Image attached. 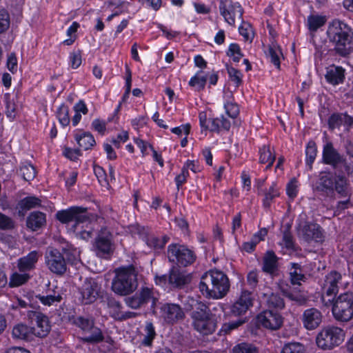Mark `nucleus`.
Listing matches in <instances>:
<instances>
[{
    "mask_svg": "<svg viewBox=\"0 0 353 353\" xmlns=\"http://www.w3.org/2000/svg\"><path fill=\"white\" fill-rule=\"evenodd\" d=\"M230 288L228 276L223 272L212 270L205 272L201 277L199 289L207 298H223Z\"/></svg>",
    "mask_w": 353,
    "mask_h": 353,
    "instance_id": "1",
    "label": "nucleus"
},
{
    "mask_svg": "<svg viewBox=\"0 0 353 353\" xmlns=\"http://www.w3.org/2000/svg\"><path fill=\"white\" fill-rule=\"evenodd\" d=\"M330 40L335 43V50L341 56H347L353 49V37L350 28L339 20L332 21L327 30Z\"/></svg>",
    "mask_w": 353,
    "mask_h": 353,
    "instance_id": "2",
    "label": "nucleus"
},
{
    "mask_svg": "<svg viewBox=\"0 0 353 353\" xmlns=\"http://www.w3.org/2000/svg\"><path fill=\"white\" fill-rule=\"evenodd\" d=\"M192 326L203 335L214 333L217 327V320L209 307L203 302H198L192 312Z\"/></svg>",
    "mask_w": 353,
    "mask_h": 353,
    "instance_id": "3",
    "label": "nucleus"
},
{
    "mask_svg": "<svg viewBox=\"0 0 353 353\" xmlns=\"http://www.w3.org/2000/svg\"><path fill=\"white\" fill-rule=\"evenodd\" d=\"M137 271L132 265L117 269L112 282V291L121 296L131 294L137 288Z\"/></svg>",
    "mask_w": 353,
    "mask_h": 353,
    "instance_id": "4",
    "label": "nucleus"
},
{
    "mask_svg": "<svg viewBox=\"0 0 353 353\" xmlns=\"http://www.w3.org/2000/svg\"><path fill=\"white\" fill-rule=\"evenodd\" d=\"M167 256L170 262L184 268L192 265L196 260V254L194 250L184 244L176 243L168 246Z\"/></svg>",
    "mask_w": 353,
    "mask_h": 353,
    "instance_id": "5",
    "label": "nucleus"
},
{
    "mask_svg": "<svg viewBox=\"0 0 353 353\" xmlns=\"http://www.w3.org/2000/svg\"><path fill=\"white\" fill-rule=\"evenodd\" d=\"M332 314L338 321L347 322L353 317V293L341 294L332 302ZM330 305V304H328Z\"/></svg>",
    "mask_w": 353,
    "mask_h": 353,
    "instance_id": "6",
    "label": "nucleus"
},
{
    "mask_svg": "<svg viewBox=\"0 0 353 353\" xmlns=\"http://www.w3.org/2000/svg\"><path fill=\"white\" fill-rule=\"evenodd\" d=\"M345 335L343 329L336 326H327L318 333L316 343L323 350H330L341 344L345 339Z\"/></svg>",
    "mask_w": 353,
    "mask_h": 353,
    "instance_id": "7",
    "label": "nucleus"
},
{
    "mask_svg": "<svg viewBox=\"0 0 353 353\" xmlns=\"http://www.w3.org/2000/svg\"><path fill=\"white\" fill-rule=\"evenodd\" d=\"M343 276L336 271H332L325 275L321 284L322 301L328 306L333 301V298L339 292V288L343 285Z\"/></svg>",
    "mask_w": 353,
    "mask_h": 353,
    "instance_id": "8",
    "label": "nucleus"
},
{
    "mask_svg": "<svg viewBox=\"0 0 353 353\" xmlns=\"http://www.w3.org/2000/svg\"><path fill=\"white\" fill-rule=\"evenodd\" d=\"M306 214H301L297 219V234L299 236L305 241L310 242L312 240L320 241L323 239V233L319 225L305 221Z\"/></svg>",
    "mask_w": 353,
    "mask_h": 353,
    "instance_id": "9",
    "label": "nucleus"
},
{
    "mask_svg": "<svg viewBox=\"0 0 353 353\" xmlns=\"http://www.w3.org/2000/svg\"><path fill=\"white\" fill-rule=\"evenodd\" d=\"M94 248L97 256L107 258L112 254L115 245L112 233L106 228H102L95 239Z\"/></svg>",
    "mask_w": 353,
    "mask_h": 353,
    "instance_id": "10",
    "label": "nucleus"
},
{
    "mask_svg": "<svg viewBox=\"0 0 353 353\" xmlns=\"http://www.w3.org/2000/svg\"><path fill=\"white\" fill-rule=\"evenodd\" d=\"M87 208L79 206H73L68 209L58 211L56 214L57 219L62 223H85L90 218L87 214Z\"/></svg>",
    "mask_w": 353,
    "mask_h": 353,
    "instance_id": "11",
    "label": "nucleus"
},
{
    "mask_svg": "<svg viewBox=\"0 0 353 353\" xmlns=\"http://www.w3.org/2000/svg\"><path fill=\"white\" fill-rule=\"evenodd\" d=\"M219 9L225 21L230 26L235 25L236 18L242 19L243 10L237 2L234 3L231 0H221Z\"/></svg>",
    "mask_w": 353,
    "mask_h": 353,
    "instance_id": "12",
    "label": "nucleus"
},
{
    "mask_svg": "<svg viewBox=\"0 0 353 353\" xmlns=\"http://www.w3.org/2000/svg\"><path fill=\"white\" fill-rule=\"evenodd\" d=\"M45 263L54 274L62 275L67 270L65 260L59 250L50 248L45 254Z\"/></svg>",
    "mask_w": 353,
    "mask_h": 353,
    "instance_id": "13",
    "label": "nucleus"
},
{
    "mask_svg": "<svg viewBox=\"0 0 353 353\" xmlns=\"http://www.w3.org/2000/svg\"><path fill=\"white\" fill-rule=\"evenodd\" d=\"M101 286L94 279H85L79 288V299L83 304L94 303L101 293Z\"/></svg>",
    "mask_w": 353,
    "mask_h": 353,
    "instance_id": "14",
    "label": "nucleus"
},
{
    "mask_svg": "<svg viewBox=\"0 0 353 353\" xmlns=\"http://www.w3.org/2000/svg\"><path fill=\"white\" fill-rule=\"evenodd\" d=\"M199 118L200 125L204 130L219 133L221 131H228L230 128V121L223 116L208 119L206 113L202 112L199 113Z\"/></svg>",
    "mask_w": 353,
    "mask_h": 353,
    "instance_id": "15",
    "label": "nucleus"
},
{
    "mask_svg": "<svg viewBox=\"0 0 353 353\" xmlns=\"http://www.w3.org/2000/svg\"><path fill=\"white\" fill-rule=\"evenodd\" d=\"M257 323L263 327L269 330L280 329L283 323L282 316L272 310H266L257 315Z\"/></svg>",
    "mask_w": 353,
    "mask_h": 353,
    "instance_id": "16",
    "label": "nucleus"
},
{
    "mask_svg": "<svg viewBox=\"0 0 353 353\" xmlns=\"http://www.w3.org/2000/svg\"><path fill=\"white\" fill-rule=\"evenodd\" d=\"M322 161L325 165L336 168L345 163V159L334 148L332 143L327 142L323 145Z\"/></svg>",
    "mask_w": 353,
    "mask_h": 353,
    "instance_id": "17",
    "label": "nucleus"
},
{
    "mask_svg": "<svg viewBox=\"0 0 353 353\" xmlns=\"http://www.w3.org/2000/svg\"><path fill=\"white\" fill-rule=\"evenodd\" d=\"M160 313L164 321L169 324H174L185 317L183 309L176 303H164L160 308Z\"/></svg>",
    "mask_w": 353,
    "mask_h": 353,
    "instance_id": "18",
    "label": "nucleus"
},
{
    "mask_svg": "<svg viewBox=\"0 0 353 353\" xmlns=\"http://www.w3.org/2000/svg\"><path fill=\"white\" fill-rule=\"evenodd\" d=\"M29 316L32 321H35V325L31 327L32 334L40 338L47 336L50 330L48 317L38 312H32Z\"/></svg>",
    "mask_w": 353,
    "mask_h": 353,
    "instance_id": "19",
    "label": "nucleus"
},
{
    "mask_svg": "<svg viewBox=\"0 0 353 353\" xmlns=\"http://www.w3.org/2000/svg\"><path fill=\"white\" fill-rule=\"evenodd\" d=\"M139 234L146 245L150 249L153 250H161L163 248L170 239V238L166 235L158 237L154 234L150 232L148 230L145 228L139 229Z\"/></svg>",
    "mask_w": 353,
    "mask_h": 353,
    "instance_id": "20",
    "label": "nucleus"
},
{
    "mask_svg": "<svg viewBox=\"0 0 353 353\" xmlns=\"http://www.w3.org/2000/svg\"><path fill=\"white\" fill-rule=\"evenodd\" d=\"M322 319V313L314 307L305 310L301 318L303 327L307 330L317 328L321 325Z\"/></svg>",
    "mask_w": 353,
    "mask_h": 353,
    "instance_id": "21",
    "label": "nucleus"
},
{
    "mask_svg": "<svg viewBox=\"0 0 353 353\" xmlns=\"http://www.w3.org/2000/svg\"><path fill=\"white\" fill-rule=\"evenodd\" d=\"M191 279L190 274L173 267L170 271L168 283L174 288H181L190 283Z\"/></svg>",
    "mask_w": 353,
    "mask_h": 353,
    "instance_id": "22",
    "label": "nucleus"
},
{
    "mask_svg": "<svg viewBox=\"0 0 353 353\" xmlns=\"http://www.w3.org/2000/svg\"><path fill=\"white\" fill-rule=\"evenodd\" d=\"M335 190L343 197H348L350 195V183L348 178L343 172L334 173Z\"/></svg>",
    "mask_w": 353,
    "mask_h": 353,
    "instance_id": "23",
    "label": "nucleus"
},
{
    "mask_svg": "<svg viewBox=\"0 0 353 353\" xmlns=\"http://www.w3.org/2000/svg\"><path fill=\"white\" fill-rule=\"evenodd\" d=\"M39 252L32 251L18 260L17 267L21 272H27L35 268L39 259Z\"/></svg>",
    "mask_w": 353,
    "mask_h": 353,
    "instance_id": "24",
    "label": "nucleus"
},
{
    "mask_svg": "<svg viewBox=\"0 0 353 353\" xmlns=\"http://www.w3.org/2000/svg\"><path fill=\"white\" fill-rule=\"evenodd\" d=\"M334 174L331 172H321L316 182L317 190L322 192H332L334 187Z\"/></svg>",
    "mask_w": 353,
    "mask_h": 353,
    "instance_id": "25",
    "label": "nucleus"
},
{
    "mask_svg": "<svg viewBox=\"0 0 353 353\" xmlns=\"http://www.w3.org/2000/svg\"><path fill=\"white\" fill-rule=\"evenodd\" d=\"M280 196V188L276 183L272 182L268 187L263 190V205L269 208L274 199Z\"/></svg>",
    "mask_w": 353,
    "mask_h": 353,
    "instance_id": "26",
    "label": "nucleus"
},
{
    "mask_svg": "<svg viewBox=\"0 0 353 353\" xmlns=\"http://www.w3.org/2000/svg\"><path fill=\"white\" fill-rule=\"evenodd\" d=\"M74 139L79 146L85 150L91 149L96 144L93 135L88 132L76 130Z\"/></svg>",
    "mask_w": 353,
    "mask_h": 353,
    "instance_id": "27",
    "label": "nucleus"
},
{
    "mask_svg": "<svg viewBox=\"0 0 353 353\" xmlns=\"http://www.w3.org/2000/svg\"><path fill=\"white\" fill-rule=\"evenodd\" d=\"M344 70L342 67L332 65L330 66L325 74V79L330 83L332 85H338L343 81Z\"/></svg>",
    "mask_w": 353,
    "mask_h": 353,
    "instance_id": "28",
    "label": "nucleus"
},
{
    "mask_svg": "<svg viewBox=\"0 0 353 353\" xmlns=\"http://www.w3.org/2000/svg\"><path fill=\"white\" fill-rule=\"evenodd\" d=\"M278 268V257L276 256L273 251H268L263 259V272L273 274L277 270Z\"/></svg>",
    "mask_w": 353,
    "mask_h": 353,
    "instance_id": "29",
    "label": "nucleus"
},
{
    "mask_svg": "<svg viewBox=\"0 0 353 353\" xmlns=\"http://www.w3.org/2000/svg\"><path fill=\"white\" fill-rule=\"evenodd\" d=\"M45 223L46 214L41 212H33L27 219V226L32 231L41 228Z\"/></svg>",
    "mask_w": 353,
    "mask_h": 353,
    "instance_id": "30",
    "label": "nucleus"
},
{
    "mask_svg": "<svg viewBox=\"0 0 353 353\" xmlns=\"http://www.w3.org/2000/svg\"><path fill=\"white\" fill-rule=\"evenodd\" d=\"M72 227L77 237L83 240H88L91 238L92 228L89 223V220L85 223H74Z\"/></svg>",
    "mask_w": 353,
    "mask_h": 353,
    "instance_id": "31",
    "label": "nucleus"
},
{
    "mask_svg": "<svg viewBox=\"0 0 353 353\" xmlns=\"http://www.w3.org/2000/svg\"><path fill=\"white\" fill-rule=\"evenodd\" d=\"M109 305L110 309V315L116 320L123 321L134 316V314L133 312H122L121 305L118 301H112Z\"/></svg>",
    "mask_w": 353,
    "mask_h": 353,
    "instance_id": "32",
    "label": "nucleus"
},
{
    "mask_svg": "<svg viewBox=\"0 0 353 353\" xmlns=\"http://www.w3.org/2000/svg\"><path fill=\"white\" fill-rule=\"evenodd\" d=\"M263 297L265 299V303L268 310L274 309L280 310L284 308L285 303L283 298L278 294L271 293L268 294H263Z\"/></svg>",
    "mask_w": 353,
    "mask_h": 353,
    "instance_id": "33",
    "label": "nucleus"
},
{
    "mask_svg": "<svg viewBox=\"0 0 353 353\" xmlns=\"http://www.w3.org/2000/svg\"><path fill=\"white\" fill-rule=\"evenodd\" d=\"M156 335L155 328L152 323L150 321L145 322L142 333L141 344L144 346L152 345Z\"/></svg>",
    "mask_w": 353,
    "mask_h": 353,
    "instance_id": "34",
    "label": "nucleus"
},
{
    "mask_svg": "<svg viewBox=\"0 0 353 353\" xmlns=\"http://www.w3.org/2000/svg\"><path fill=\"white\" fill-rule=\"evenodd\" d=\"M141 303L143 305L151 302L152 306H154L156 301L158 299L156 292L153 289L149 288H142L140 291L137 292Z\"/></svg>",
    "mask_w": 353,
    "mask_h": 353,
    "instance_id": "35",
    "label": "nucleus"
},
{
    "mask_svg": "<svg viewBox=\"0 0 353 353\" xmlns=\"http://www.w3.org/2000/svg\"><path fill=\"white\" fill-rule=\"evenodd\" d=\"M327 21L325 16L319 14H310L307 19V26L312 32H316L319 28L323 26Z\"/></svg>",
    "mask_w": 353,
    "mask_h": 353,
    "instance_id": "36",
    "label": "nucleus"
},
{
    "mask_svg": "<svg viewBox=\"0 0 353 353\" xmlns=\"http://www.w3.org/2000/svg\"><path fill=\"white\" fill-rule=\"evenodd\" d=\"M207 80V75L203 74L202 71H199L190 79L189 85L195 90L201 91L205 88Z\"/></svg>",
    "mask_w": 353,
    "mask_h": 353,
    "instance_id": "37",
    "label": "nucleus"
},
{
    "mask_svg": "<svg viewBox=\"0 0 353 353\" xmlns=\"http://www.w3.org/2000/svg\"><path fill=\"white\" fill-rule=\"evenodd\" d=\"M30 334H32V328L23 323L14 326L12 332V337L20 340L27 339Z\"/></svg>",
    "mask_w": 353,
    "mask_h": 353,
    "instance_id": "38",
    "label": "nucleus"
},
{
    "mask_svg": "<svg viewBox=\"0 0 353 353\" xmlns=\"http://www.w3.org/2000/svg\"><path fill=\"white\" fill-rule=\"evenodd\" d=\"M280 353H307V348L300 342H288L283 345Z\"/></svg>",
    "mask_w": 353,
    "mask_h": 353,
    "instance_id": "39",
    "label": "nucleus"
},
{
    "mask_svg": "<svg viewBox=\"0 0 353 353\" xmlns=\"http://www.w3.org/2000/svg\"><path fill=\"white\" fill-rule=\"evenodd\" d=\"M266 54L270 61L277 68H280V58L282 56V52L279 46L276 43H272L268 46Z\"/></svg>",
    "mask_w": 353,
    "mask_h": 353,
    "instance_id": "40",
    "label": "nucleus"
},
{
    "mask_svg": "<svg viewBox=\"0 0 353 353\" xmlns=\"http://www.w3.org/2000/svg\"><path fill=\"white\" fill-rule=\"evenodd\" d=\"M275 160L274 155L272 153L269 145H263L259 150V162L261 163H267V168H270Z\"/></svg>",
    "mask_w": 353,
    "mask_h": 353,
    "instance_id": "41",
    "label": "nucleus"
},
{
    "mask_svg": "<svg viewBox=\"0 0 353 353\" xmlns=\"http://www.w3.org/2000/svg\"><path fill=\"white\" fill-rule=\"evenodd\" d=\"M19 174L25 181H30L34 179L36 170L32 164L28 162H23L19 167Z\"/></svg>",
    "mask_w": 353,
    "mask_h": 353,
    "instance_id": "42",
    "label": "nucleus"
},
{
    "mask_svg": "<svg viewBox=\"0 0 353 353\" xmlns=\"http://www.w3.org/2000/svg\"><path fill=\"white\" fill-rule=\"evenodd\" d=\"M86 335L81 338L82 341L87 343H99L103 340V335L101 330L97 327L92 326L89 332L85 333Z\"/></svg>",
    "mask_w": 353,
    "mask_h": 353,
    "instance_id": "43",
    "label": "nucleus"
},
{
    "mask_svg": "<svg viewBox=\"0 0 353 353\" xmlns=\"http://www.w3.org/2000/svg\"><path fill=\"white\" fill-rule=\"evenodd\" d=\"M41 201L36 196H27L18 203L19 208L23 211L40 206Z\"/></svg>",
    "mask_w": 353,
    "mask_h": 353,
    "instance_id": "44",
    "label": "nucleus"
},
{
    "mask_svg": "<svg viewBox=\"0 0 353 353\" xmlns=\"http://www.w3.org/2000/svg\"><path fill=\"white\" fill-rule=\"evenodd\" d=\"M30 278L29 274L26 272H14L11 274L9 281L10 288L19 287L26 283Z\"/></svg>",
    "mask_w": 353,
    "mask_h": 353,
    "instance_id": "45",
    "label": "nucleus"
},
{
    "mask_svg": "<svg viewBox=\"0 0 353 353\" xmlns=\"http://www.w3.org/2000/svg\"><path fill=\"white\" fill-rule=\"evenodd\" d=\"M290 275V280L294 285H300L301 282L305 279V275L302 273L301 265L298 263H291Z\"/></svg>",
    "mask_w": 353,
    "mask_h": 353,
    "instance_id": "46",
    "label": "nucleus"
},
{
    "mask_svg": "<svg viewBox=\"0 0 353 353\" xmlns=\"http://www.w3.org/2000/svg\"><path fill=\"white\" fill-rule=\"evenodd\" d=\"M317 154V148L316 143L311 141L307 144L305 149V163L309 167L310 170L312 168V164L316 159Z\"/></svg>",
    "mask_w": 353,
    "mask_h": 353,
    "instance_id": "47",
    "label": "nucleus"
},
{
    "mask_svg": "<svg viewBox=\"0 0 353 353\" xmlns=\"http://www.w3.org/2000/svg\"><path fill=\"white\" fill-rule=\"evenodd\" d=\"M57 117L63 127H66L70 124V118L69 116V108L68 105L62 103L57 110Z\"/></svg>",
    "mask_w": 353,
    "mask_h": 353,
    "instance_id": "48",
    "label": "nucleus"
},
{
    "mask_svg": "<svg viewBox=\"0 0 353 353\" xmlns=\"http://www.w3.org/2000/svg\"><path fill=\"white\" fill-rule=\"evenodd\" d=\"M281 246L287 249L289 251H295V244L294 238L289 229H286L283 232L282 240L279 243Z\"/></svg>",
    "mask_w": 353,
    "mask_h": 353,
    "instance_id": "49",
    "label": "nucleus"
},
{
    "mask_svg": "<svg viewBox=\"0 0 353 353\" xmlns=\"http://www.w3.org/2000/svg\"><path fill=\"white\" fill-rule=\"evenodd\" d=\"M37 298L43 305L47 306L57 304L58 303H60L62 299L61 296L55 292H54L53 294H48L46 296L38 295L37 296Z\"/></svg>",
    "mask_w": 353,
    "mask_h": 353,
    "instance_id": "50",
    "label": "nucleus"
},
{
    "mask_svg": "<svg viewBox=\"0 0 353 353\" xmlns=\"http://www.w3.org/2000/svg\"><path fill=\"white\" fill-rule=\"evenodd\" d=\"M74 323L79 327L84 333L89 332L94 325V321L89 318L78 316L74 320Z\"/></svg>",
    "mask_w": 353,
    "mask_h": 353,
    "instance_id": "51",
    "label": "nucleus"
},
{
    "mask_svg": "<svg viewBox=\"0 0 353 353\" xmlns=\"http://www.w3.org/2000/svg\"><path fill=\"white\" fill-rule=\"evenodd\" d=\"M226 54L234 62H239L243 57L239 45L235 43L230 44Z\"/></svg>",
    "mask_w": 353,
    "mask_h": 353,
    "instance_id": "52",
    "label": "nucleus"
},
{
    "mask_svg": "<svg viewBox=\"0 0 353 353\" xmlns=\"http://www.w3.org/2000/svg\"><path fill=\"white\" fill-rule=\"evenodd\" d=\"M237 301L250 309L253 306L254 297L252 292L243 290Z\"/></svg>",
    "mask_w": 353,
    "mask_h": 353,
    "instance_id": "53",
    "label": "nucleus"
},
{
    "mask_svg": "<svg viewBox=\"0 0 353 353\" xmlns=\"http://www.w3.org/2000/svg\"><path fill=\"white\" fill-rule=\"evenodd\" d=\"M227 72L230 81L234 82L236 87H239L242 83L243 77V74L240 70L232 66H227Z\"/></svg>",
    "mask_w": 353,
    "mask_h": 353,
    "instance_id": "54",
    "label": "nucleus"
},
{
    "mask_svg": "<svg viewBox=\"0 0 353 353\" xmlns=\"http://www.w3.org/2000/svg\"><path fill=\"white\" fill-rule=\"evenodd\" d=\"M232 353H258V351L253 345L241 343L233 347Z\"/></svg>",
    "mask_w": 353,
    "mask_h": 353,
    "instance_id": "55",
    "label": "nucleus"
},
{
    "mask_svg": "<svg viewBox=\"0 0 353 353\" xmlns=\"http://www.w3.org/2000/svg\"><path fill=\"white\" fill-rule=\"evenodd\" d=\"M10 95L9 93L5 94V101L6 103V114L8 118L13 119L16 116V110L17 105L13 101H10Z\"/></svg>",
    "mask_w": 353,
    "mask_h": 353,
    "instance_id": "56",
    "label": "nucleus"
},
{
    "mask_svg": "<svg viewBox=\"0 0 353 353\" xmlns=\"http://www.w3.org/2000/svg\"><path fill=\"white\" fill-rule=\"evenodd\" d=\"M239 34L247 41H252L254 37V32L252 26L244 21H243L241 25L239 26Z\"/></svg>",
    "mask_w": 353,
    "mask_h": 353,
    "instance_id": "57",
    "label": "nucleus"
},
{
    "mask_svg": "<svg viewBox=\"0 0 353 353\" xmlns=\"http://www.w3.org/2000/svg\"><path fill=\"white\" fill-rule=\"evenodd\" d=\"M224 108L227 114L231 118L234 119L239 114V108L238 105L232 101L228 100L225 102Z\"/></svg>",
    "mask_w": 353,
    "mask_h": 353,
    "instance_id": "58",
    "label": "nucleus"
},
{
    "mask_svg": "<svg viewBox=\"0 0 353 353\" xmlns=\"http://www.w3.org/2000/svg\"><path fill=\"white\" fill-rule=\"evenodd\" d=\"M245 323V320L239 319L234 321H230L228 323H224L221 330L220 332L223 333L224 334L230 333L232 330L239 327L240 325H243Z\"/></svg>",
    "mask_w": 353,
    "mask_h": 353,
    "instance_id": "59",
    "label": "nucleus"
},
{
    "mask_svg": "<svg viewBox=\"0 0 353 353\" xmlns=\"http://www.w3.org/2000/svg\"><path fill=\"white\" fill-rule=\"evenodd\" d=\"M61 250L68 257V261H74L77 257V251L68 243H64L61 246Z\"/></svg>",
    "mask_w": 353,
    "mask_h": 353,
    "instance_id": "60",
    "label": "nucleus"
},
{
    "mask_svg": "<svg viewBox=\"0 0 353 353\" xmlns=\"http://www.w3.org/2000/svg\"><path fill=\"white\" fill-rule=\"evenodd\" d=\"M10 27V15L5 10L0 11V34L6 32Z\"/></svg>",
    "mask_w": 353,
    "mask_h": 353,
    "instance_id": "61",
    "label": "nucleus"
},
{
    "mask_svg": "<svg viewBox=\"0 0 353 353\" xmlns=\"http://www.w3.org/2000/svg\"><path fill=\"white\" fill-rule=\"evenodd\" d=\"M343 114H332L328 120V125L330 128L335 129L339 128L343 125Z\"/></svg>",
    "mask_w": 353,
    "mask_h": 353,
    "instance_id": "62",
    "label": "nucleus"
},
{
    "mask_svg": "<svg viewBox=\"0 0 353 353\" xmlns=\"http://www.w3.org/2000/svg\"><path fill=\"white\" fill-rule=\"evenodd\" d=\"M81 54L79 50L72 51L69 56V64L73 69L78 68L81 64Z\"/></svg>",
    "mask_w": 353,
    "mask_h": 353,
    "instance_id": "63",
    "label": "nucleus"
},
{
    "mask_svg": "<svg viewBox=\"0 0 353 353\" xmlns=\"http://www.w3.org/2000/svg\"><path fill=\"white\" fill-rule=\"evenodd\" d=\"M14 223L12 219L0 212V230H9L14 228Z\"/></svg>",
    "mask_w": 353,
    "mask_h": 353,
    "instance_id": "64",
    "label": "nucleus"
}]
</instances>
